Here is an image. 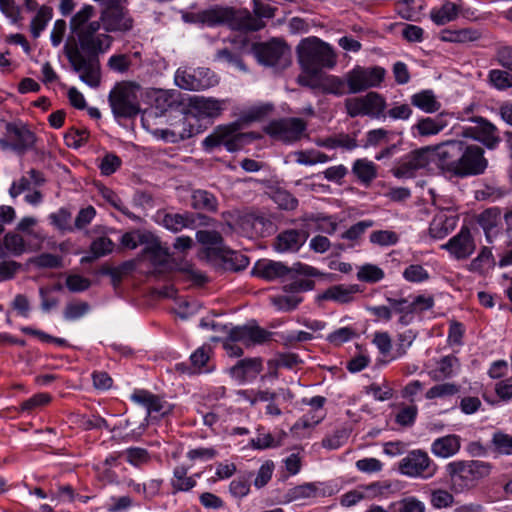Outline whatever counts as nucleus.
Listing matches in <instances>:
<instances>
[{
    "mask_svg": "<svg viewBox=\"0 0 512 512\" xmlns=\"http://www.w3.org/2000/svg\"><path fill=\"white\" fill-rule=\"evenodd\" d=\"M95 8L84 5L76 12L69 23L64 53L70 64H98L99 56L106 53L112 38L100 33L101 25L105 32L126 33L133 28L134 20L123 4L107 5L101 11L99 20H92Z\"/></svg>",
    "mask_w": 512,
    "mask_h": 512,
    "instance_id": "obj_1",
    "label": "nucleus"
},
{
    "mask_svg": "<svg viewBox=\"0 0 512 512\" xmlns=\"http://www.w3.org/2000/svg\"><path fill=\"white\" fill-rule=\"evenodd\" d=\"M384 69L381 67L354 68L346 74L345 78L327 74L319 66H303L297 77L300 85L319 90L326 94L342 96L346 93L356 94L370 87L378 86L384 78Z\"/></svg>",
    "mask_w": 512,
    "mask_h": 512,
    "instance_id": "obj_2",
    "label": "nucleus"
},
{
    "mask_svg": "<svg viewBox=\"0 0 512 512\" xmlns=\"http://www.w3.org/2000/svg\"><path fill=\"white\" fill-rule=\"evenodd\" d=\"M441 167L458 177L482 174L487 167L484 150L463 141L449 140L437 145Z\"/></svg>",
    "mask_w": 512,
    "mask_h": 512,
    "instance_id": "obj_3",
    "label": "nucleus"
},
{
    "mask_svg": "<svg viewBox=\"0 0 512 512\" xmlns=\"http://www.w3.org/2000/svg\"><path fill=\"white\" fill-rule=\"evenodd\" d=\"M198 20L209 27L226 25L233 31L256 30L262 25L250 16L247 8L215 6L197 14Z\"/></svg>",
    "mask_w": 512,
    "mask_h": 512,
    "instance_id": "obj_4",
    "label": "nucleus"
},
{
    "mask_svg": "<svg viewBox=\"0 0 512 512\" xmlns=\"http://www.w3.org/2000/svg\"><path fill=\"white\" fill-rule=\"evenodd\" d=\"M452 488L455 492L470 490L477 482L491 472L488 462L479 460L454 461L447 465Z\"/></svg>",
    "mask_w": 512,
    "mask_h": 512,
    "instance_id": "obj_5",
    "label": "nucleus"
},
{
    "mask_svg": "<svg viewBox=\"0 0 512 512\" xmlns=\"http://www.w3.org/2000/svg\"><path fill=\"white\" fill-rule=\"evenodd\" d=\"M140 85L136 82L117 83L110 91L108 101L116 118H133L140 112L138 92Z\"/></svg>",
    "mask_w": 512,
    "mask_h": 512,
    "instance_id": "obj_6",
    "label": "nucleus"
},
{
    "mask_svg": "<svg viewBox=\"0 0 512 512\" xmlns=\"http://www.w3.org/2000/svg\"><path fill=\"white\" fill-rule=\"evenodd\" d=\"M299 64H335V52L326 42L316 36L302 39L296 46Z\"/></svg>",
    "mask_w": 512,
    "mask_h": 512,
    "instance_id": "obj_7",
    "label": "nucleus"
},
{
    "mask_svg": "<svg viewBox=\"0 0 512 512\" xmlns=\"http://www.w3.org/2000/svg\"><path fill=\"white\" fill-rule=\"evenodd\" d=\"M293 273L303 274L304 276H317L319 272L308 265L295 263L292 267L284 265L282 262L272 260H261L256 263L252 274L267 281H274L280 278H293Z\"/></svg>",
    "mask_w": 512,
    "mask_h": 512,
    "instance_id": "obj_8",
    "label": "nucleus"
},
{
    "mask_svg": "<svg viewBox=\"0 0 512 512\" xmlns=\"http://www.w3.org/2000/svg\"><path fill=\"white\" fill-rule=\"evenodd\" d=\"M175 83L186 90H203L218 83V78L207 66H181L175 74Z\"/></svg>",
    "mask_w": 512,
    "mask_h": 512,
    "instance_id": "obj_9",
    "label": "nucleus"
},
{
    "mask_svg": "<svg viewBox=\"0 0 512 512\" xmlns=\"http://www.w3.org/2000/svg\"><path fill=\"white\" fill-rule=\"evenodd\" d=\"M238 129L239 124L237 123L228 126H218L212 134L205 138L203 145L207 149L224 145L230 152L237 151L253 139L252 133H238Z\"/></svg>",
    "mask_w": 512,
    "mask_h": 512,
    "instance_id": "obj_10",
    "label": "nucleus"
},
{
    "mask_svg": "<svg viewBox=\"0 0 512 512\" xmlns=\"http://www.w3.org/2000/svg\"><path fill=\"white\" fill-rule=\"evenodd\" d=\"M344 104L347 114L352 118L357 116H369L371 118L385 116L386 101L377 92H369L361 97L347 98Z\"/></svg>",
    "mask_w": 512,
    "mask_h": 512,
    "instance_id": "obj_11",
    "label": "nucleus"
},
{
    "mask_svg": "<svg viewBox=\"0 0 512 512\" xmlns=\"http://www.w3.org/2000/svg\"><path fill=\"white\" fill-rule=\"evenodd\" d=\"M227 100L215 98H206L203 96H183L181 104L185 106L188 115L198 120V118H216L225 109Z\"/></svg>",
    "mask_w": 512,
    "mask_h": 512,
    "instance_id": "obj_12",
    "label": "nucleus"
},
{
    "mask_svg": "<svg viewBox=\"0 0 512 512\" xmlns=\"http://www.w3.org/2000/svg\"><path fill=\"white\" fill-rule=\"evenodd\" d=\"M399 470L402 474L411 477L428 478L434 475L436 466L431 462L426 452L414 450L401 460Z\"/></svg>",
    "mask_w": 512,
    "mask_h": 512,
    "instance_id": "obj_13",
    "label": "nucleus"
},
{
    "mask_svg": "<svg viewBox=\"0 0 512 512\" xmlns=\"http://www.w3.org/2000/svg\"><path fill=\"white\" fill-rule=\"evenodd\" d=\"M306 127V122L300 118H286L272 122L267 133L283 142H295L302 138Z\"/></svg>",
    "mask_w": 512,
    "mask_h": 512,
    "instance_id": "obj_14",
    "label": "nucleus"
},
{
    "mask_svg": "<svg viewBox=\"0 0 512 512\" xmlns=\"http://www.w3.org/2000/svg\"><path fill=\"white\" fill-rule=\"evenodd\" d=\"M471 121L476 125L464 127L461 132L462 136L477 140L487 148L494 149L500 142L496 126L482 117L471 118Z\"/></svg>",
    "mask_w": 512,
    "mask_h": 512,
    "instance_id": "obj_15",
    "label": "nucleus"
},
{
    "mask_svg": "<svg viewBox=\"0 0 512 512\" xmlns=\"http://www.w3.org/2000/svg\"><path fill=\"white\" fill-rule=\"evenodd\" d=\"M184 116L177 122L171 124L170 128L160 130V136L167 142H178L188 139L200 132V126L197 124L198 120L188 115L183 106Z\"/></svg>",
    "mask_w": 512,
    "mask_h": 512,
    "instance_id": "obj_16",
    "label": "nucleus"
},
{
    "mask_svg": "<svg viewBox=\"0 0 512 512\" xmlns=\"http://www.w3.org/2000/svg\"><path fill=\"white\" fill-rule=\"evenodd\" d=\"M252 50L260 64H277L289 52V47L284 40L272 38L267 42L255 43Z\"/></svg>",
    "mask_w": 512,
    "mask_h": 512,
    "instance_id": "obj_17",
    "label": "nucleus"
},
{
    "mask_svg": "<svg viewBox=\"0 0 512 512\" xmlns=\"http://www.w3.org/2000/svg\"><path fill=\"white\" fill-rule=\"evenodd\" d=\"M434 156H437V146H427L413 151L406 160L399 165L395 175L397 177H412L416 170L425 168Z\"/></svg>",
    "mask_w": 512,
    "mask_h": 512,
    "instance_id": "obj_18",
    "label": "nucleus"
},
{
    "mask_svg": "<svg viewBox=\"0 0 512 512\" xmlns=\"http://www.w3.org/2000/svg\"><path fill=\"white\" fill-rule=\"evenodd\" d=\"M443 248L447 249L455 258H468L475 250L476 245L467 227H462L460 232L452 237Z\"/></svg>",
    "mask_w": 512,
    "mask_h": 512,
    "instance_id": "obj_19",
    "label": "nucleus"
},
{
    "mask_svg": "<svg viewBox=\"0 0 512 512\" xmlns=\"http://www.w3.org/2000/svg\"><path fill=\"white\" fill-rule=\"evenodd\" d=\"M239 226L250 238L263 237L271 228L272 222L261 214L249 212L240 216Z\"/></svg>",
    "mask_w": 512,
    "mask_h": 512,
    "instance_id": "obj_20",
    "label": "nucleus"
},
{
    "mask_svg": "<svg viewBox=\"0 0 512 512\" xmlns=\"http://www.w3.org/2000/svg\"><path fill=\"white\" fill-rule=\"evenodd\" d=\"M6 131L8 139L13 142V150L18 154H24L33 147L35 136L26 126L7 123Z\"/></svg>",
    "mask_w": 512,
    "mask_h": 512,
    "instance_id": "obj_21",
    "label": "nucleus"
},
{
    "mask_svg": "<svg viewBox=\"0 0 512 512\" xmlns=\"http://www.w3.org/2000/svg\"><path fill=\"white\" fill-rule=\"evenodd\" d=\"M308 234L302 230H285L277 235L273 247L278 252H296L306 242Z\"/></svg>",
    "mask_w": 512,
    "mask_h": 512,
    "instance_id": "obj_22",
    "label": "nucleus"
},
{
    "mask_svg": "<svg viewBox=\"0 0 512 512\" xmlns=\"http://www.w3.org/2000/svg\"><path fill=\"white\" fill-rule=\"evenodd\" d=\"M503 218L498 207L489 208L483 211L478 218V223L485 232L488 242L498 236L503 226Z\"/></svg>",
    "mask_w": 512,
    "mask_h": 512,
    "instance_id": "obj_23",
    "label": "nucleus"
},
{
    "mask_svg": "<svg viewBox=\"0 0 512 512\" xmlns=\"http://www.w3.org/2000/svg\"><path fill=\"white\" fill-rule=\"evenodd\" d=\"M262 370V364L258 358H246L238 361L233 367L230 368L231 376L244 382L257 377Z\"/></svg>",
    "mask_w": 512,
    "mask_h": 512,
    "instance_id": "obj_24",
    "label": "nucleus"
},
{
    "mask_svg": "<svg viewBox=\"0 0 512 512\" xmlns=\"http://www.w3.org/2000/svg\"><path fill=\"white\" fill-rule=\"evenodd\" d=\"M196 218L206 219L204 215L198 214L195 215L193 213L185 212L183 214L180 213H166L161 223L165 228L171 230L173 232H179L183 228L193 227L196 223Z\"/></svg>",
    "mask_w": 512,
    "mask_h": 512,
    "instance_id": "obj_25",
    "label": "nucleus"
},
{
    "mask_svg": "<svg viewBox=\"0 0 512 512\" xmlns=\"http://www.w3.org/2000/svg\"><path fill=\"white\" fill-rule=\"evenodd\" d=\"M461 448V438L450 434L437 438L431 445V451L435 456L449 458L454 456Z\"/></svg>",
    "mask_w": 512,
    "mask_h": 512,
    "instance_id": "obj_26",
    "label": "nucleus"
},
{
    "mask_svg": "<svg viewBox=\"0 0 512 512\" xmlns=\"http://www.w3.org/2000/svg\"><path fill=\"white\" fill-rule=\"evenodd\" d=\"M132 399L146 408L147 415H151L152 413L165 415L170 410L169 405L163 402L159 397L144 390L135 392L132 395Z\"/></svg>",
    "mask_w": 512,
    "mask_h": 512,
    "instance_id": "obj_27",
    "label": "nucleus"
},
{
    "mask_svg": "<svg viewBox=\"0 0 512 512\" xmlns=\"http://www.w3.org/2000/svg\"><path fill=\"white\" fill-rule=\"evenodd\" d=\"M360 291L358 285H334L328 288L322 299L333 300L341 304L349 303L353 300L354 295Z\"/></svg>",
    "mask_w": 512,
    "mask_h": 512,
    "instance_id": "obj_28",
    "label": "nucleus"
},
{
    "mask_svg": "<svg viewBox=\"0 0 512 512\" xmlns=\"http://www.w3.org/2000/svg\"><path fill=\"white\" fill-rule=\"evenodd\" d=\"M411 104L425 113H435L440 110L441 103L432 90H422L410 97Z\"/></svg>",
    "mask_w": 512,
    "mask_h": 512,
    "instance_id": "obj_29",
    "label": "nucleus"
},
{
    "mask_svg": "<svg viewBox=\"0 0 512 512\" xmlns=\"http://www.w3.org/2000/svg\"><path fill=\"white\" fill-rule=\"evenodd\" d=\"M460 6L456 3L445 1L440 8H434L430 12V18L436 25H445L457 19Z\"/></svg>",
    "mask_w": 512,
    "mask_h": 512,
    "instance_id": "obj_30",
    "label": "nucleus"
},
{
    "mask_svg": "<svg viewBox=\"0 0 512 512\" xmlns=\"http://www.w3.org/2000/svg\"><path fill=\"white\" fill-rule=\"evenodd\" d=\"M114 243L108 237H98L90 245V254L81 259V263H92L113 251Z\"/></svg>",
    "mask_w": 512,
    "mask_h": 512,
    "instance_id": "obj_31",
    "label": "nucleus"
},
{
    "mask_svg": "<svg viewBox=\"0 0 512 512\" xmlns=\"http://www.w3.org/2000/svg\"><path fill=\"white\" fill-rule=\"evenodd\" d=\"M446 122L444 121L442 114L436 116L435 118L426 117L420 119L413 127V130H417L418 134L421 136H431L436 135L440 131H442L446 127Z\"/></svg>",
    "mask_w": 512,
    "mask_h": 512,
    "instance_id": "obj_32",
    "label": "nucleus"
},
{
    "mask_svg": "<svg viewBox=\"0 0 512 512\" xmlns=\"http://www.w3.org/2000/svg\"><path fill=\"white\" fill-rule=\"evenodd\" d=\"M253 12H250V16L257 20L262 26L256 30H241L244 33L257 32L262 30L266 23L263 21L264 18L271 19L275 16L277 8L261 0H252Z\"/></svg>",
    "mask_w": 512,
    "mask_h": 512,
    "instance_id": "obj_33",
    "label": "nucleus"
},
{
    "mask_svg": "<svg viewBox=\"0 0 512 512\" xmlns=\"http://www.w3.org/2000/svg\"><path fill=\"white\" fill-rule=\"evenodd\" d=\"M191 206L196 210L216 212L218 207L217 198L206 190H195L191 195Z\"/></svg>",
    "mask_w": 512,
    "mask_h": 512,
    "instance_id": "obj_34",
    "label": "nucleus"
},
{
    "mask_svg": "<svg viewBox=\"0 0 512 512\" xmlns=\"http://www.w3.org/2000/svg\"><path fill=\"white\" fill-rule=\"evenodd\" d=\"M317 494L318 487L314 483H304L289 489L284 495V502H301L315 498Z\"/></svg>",
    "mask_w": 512,
    "mask_h": 512,
    "instance_id": "obj_35",
    "label": "nucleus"
},
{
    "mask_svg": "<svg viewBox=\"0 0 512 512\" xmlns=\"http://www.w3.org/2000/svg\"><path fill=\"white\" fill-rule=\"evenodd\" d=\"M352 172L364 184H370L377 176L376 166L367 159H357L352 167Z\"/></svg>",
    "mask_w": 512,
    "mask_h": 512,
    "instance_id": "obj_36",
    "label": "nucleus"
},
{
    "mask_svg": "<svg viewBox=\"0 0 512 512\" xmlns=\"http://www.w3.org/2000/svg\"><path fill=\"white\" fill-rule=\"evenodd\" d=\"M455 219L445 215L436 216L429 227V234L434 239H442L453 230Z\"/></svg>",
    "mask_w": 512,
    "mask_h": 512,
    "instance_id": "obj_37",
    "label": "nucleus"
},
{
    "mask_svg": "<svg viewBox=\"0 0 512 512\" xmlns=\"http://www.w3.org/2000/svg\"><path fill=\"white\" fill-rule=\"evenodd\" d=\"M458 365V359L455 356H444L438 361L437 368L431 371L430 375L434 381L450 378L453 375L454 368Z\"/></svg>",
    "mask_w": 512,
    "mask_h": 512,
    "instance_id": "obj_38",
    "label": "nucleus"
},
{
    "mask_svg": "<svg viewBox=\"0 0 512 512\" xmlns=\"http://www.w3.org/2000/svg\"><path fill=\"white\" fill-rule=\"evenodd\" d=\"M73 70L90 87L96 88L100 85V66H73Z\"/></svg>",
    "mask_w": 512,
    "mask_h": 512,
    "instance_id": "obj_39",
    "label": "nucleus"
},
{
    "mask_svg": "<svg viewBox=\"0 0 512 512\" xmlns=\"http://www.w3.org/2000/svg\"><path fill=\"white\" fill-rule=\"evenodd\" d=\"M271 199L284 210H294L298 205V200L288 191L282 188H272L270 191Z\"/></svg>",
    "mask_w": 512,
    "mask_h": 512,
    "instance_id": "obj_40",
    "label": "nucleus"
},
{
    "mask_svg": "<svg viewBox=\"0 0 512 512\" xmlns=\"http://www.w3.org/2000/svg\"><path fill=\"white\" fill-rule=\"evenodd\" d=\"M53 16V9L49 6L39 8L37 14L31 21V33L36 38L45 29L47 23Z\"/></svg>",
    "mask_w": 512,
    "mask_h": 512,
    "instance_id": "obj_41",
    "label": "nucleus"
},
{
    "mask_svg": "<svg viewBox=\"0 0 512 512\" xmlns=\"http://www.w3.org/2000/svg\"><path fill=\"white\" fill-rule=\"evenodd\" d=\"M272 109L273 105L269 103L256 105L243 111L239 120L244 124L259 121L266 117L272 111Z\"/></svg>",
    "mask_w": 512,
    "mask_h": 512,
    "instance_id": "obj_42",
    "label": "nucleus"
},
{
    "mask_svg": "<svg viewBox=\"0 0 512 512\" xmlns=\"http://www.w3.org/2000/svg\"><path fill=\"white\" fill-rule=\"evenodd\" d=\"M171 484L174 492L188 491L196 485V481L192 477L187 476V469L185 467L179 466L174 469V477Z\"/></svg>",
    "mask_w": 512,
    "mask_h": 512,
    "instance_id": "obj_43",
    "label": "nucleus"
},
{
    "mask_svg": "<svg viewBox=\"0 0 512 512\" xmlns=\"http://www.w3.org/2000/svg\"><path fill=\"white\" fill-rule=\"evenodd\" d=\"M384 277V272L381 268L372 264H365L359 268L357 273V278L360 281L376 283L382 280Z\"/></svg>",
    "mask_w": 512,
    "mask_h": 512,
    "instance_id": "obj_44",
    "label": "nucleus"
},
{
    "mask_svg": "<svg viewBox=\"0 0 512 512\" xmlns=\"http://www.w3.org/2000/svg\"><path fill=\"white\" fill-rule=\"evenodd\" d=\"M122 455L125 457L127 462L134 466L144 465L150 460L148 451L139 447L128 448L122 453Z\"/></svg>",
    "mask_w": 512,
    "mask_h": 512,
    "instance_id": "obj_45",
    "label": "nucleus"
},
{
    "mask_svg": "<svg viewBox=\"0 0 512 512\" xmlns=\"http://www.w3.org/2000/svg\"><path fill=\"white\" fill-rule=\"evenodd\" d=\"M493 261V255L488 247H483L479 255L469 265L470 271L482 273Z\"/></svg>",
    "mask_w": 512,
    "mask_h": 512,
    "instance_id": "obj_46",
    "label": "nucleus"
},
{
    "mask_svg": "<svg viewBox=\"0 0 512 512\" xmlns=\"http://www.w3.org/2000/svg\"><path fill=\"white\" fill-rule=\"evenodd\" d=\"M459 387L453 383H442L431 387L426 392L427 399L442 398L458 393Z\"/></svg>",
    "mask_w": 512,
    "mask_h": 512,
    "instance_id": "obj_47",
    "label": "nucleus"
},
{
    "mask_svg": "<svg viewBox=\"0 0 512 512\" xmlns=\"http://www.w3.org/2000/svg\"><path fill=\"white\" fill-rule=\"evenodd\" d=\"M491 84L497 89L512 87V74L504 70H492L489 74Z\"/></svg>",
    "mask_w": 512,
    "mask_h": 512,
    "instance_id": "obj_48",
    "label": "nucleus"
},
{
    "mask_svg": "<svg viewBox=\"0 0 512 512\" xmlns=\"http://www.w3.org/2000/svg\"><path fill=\"white\" fill-rule=\"evenodd\" d=\"M403 277L408 282H423L429 279V273L419 264H412L408 266L404 272Z\"/></svg>",
    "mask_w": 512,
    "mask_h": 512,
    "instance_id": "obj_49",
    "label": "nucleus"
},
{
    "mask_svg": "<svg viewBox=\"0 0 512 512\" xmlns=\"http://www.w3.org/2000/svg\"><path fill=\"white\" fill-rule=\"evenodd\" d=\"M349 435L348 430L346 429H339L334 432V434L326 436L322 440V446L329 450H334L339 448L344 444V442L347 440Z\"/></svg>",
    "mask_w": 512,
    "mask_h": 512,
    "instance_id": "obj_50",
    "label": "nucleus"
},
{
    "mask_svg": "<svg viewBox=\"0 0 512 512\" xmlns=\"http://www.w3.org/2000/svg\"><path fill=\"white\" fill-rule=\"evenodd\" d=\"M4 246L12 254L19 256L25 250L24 240L22 236L15 233H8L4 237Z\"/></svg>",
    "mask_w": 512,
    "mask_h": 512,
    "instance_id": "obj_51",
    "label": "nucleus"
},
{
    "mask_svg": "<svg viewBox=\"0 0 512 512\" xmlns=\"http://www.w3.org/2000/svg\"><path fill=\"white\" fill-rule=\"evenodd\" d=\"M453 501V495L446 490L436 489L431 492V504L437 509L447 508Z\"/></svg>",
    "mask_w": 512,
    "mask_h": 512,
    "instance_id": "obj_52",
    "label": "nucleus"
},
{
    "mask_svg": "<svg viewBox=\"0 0 512 512\" xmlns=\"http://www.w3.org/2000/svg\"><path fill=\"white\" fill-rule=\"evenodd\" d=\"M196 239L199 243L211 247H219L223 243V238L217 231L200 230L196 233Z\"/></svg>",
    "mask_w": 512,
    "mask_h": 512,
    "instance_id": "obj_53",
    "label": "nucleus"
},
{
    "mask_svg": "<svg viewBox=\"0 0 512 512\" xmlns=\"http://www.w3.org/2000/svg\"><path fill=\"white\" fill-rule=\"evenodd\" d=\"M474 32L469 29L462 30H445L442 32V40L448 42H467L473 40L475 37L473 36Z\"/></svg>",
    "mask_w": 512,
    "mask_h": 512,
    "instance_id": "obj_54",
    "label": "nucleus"
},
{
    "mask_svg": "<svg viewBox=\"0 0 512 512\" xmlns=\"http://www.w3.org/2000/svg\"><path fill=\"white\" fill-rule=\"evenodd\" d=\"M121 163V159L117 155L108 153L101 160L99 168L103 175L109 176L117 171Z\"/></svg>",
    "mask_w": 512,
    "mask_h": 512,
    "instance_id": "obj_55",
    "label": "nucleus"
},
{
    "mask_svg": "<svg viewBox=\"0 0 512 512\" xmlns=\"http://www.w3.org/2000/svg\"><path fill=\"white\" fill-rule=\"evenodd\" d=\"M298 273H293L292 281L286 284L283 289L285 292L295 293L300 291H309L314 288V281L308 279H297Z\"/></svg>",
    "mask_w": 512,
    "mask_h": 512,
    "instance_id": "obj_56",
    "label": "nucleus"
},
{
    "mask_svg": "<svg viewBox=\"0 0 512 512\" xmlns=\"http://www.w3.org/2000/svg\"><path fill=\"white\" fill-rule=\"evenodd\" d=\"M397 240V235L394 232L387 230L374 231L370 235V241L380 246L393 245Z\"/></svg>",
    "mask_w": 512,
    "mask_h": 512,
    "instance_id": "obj_57",
    "label": "nucleus"
},
{
    "mask_svg": "<svg viewBox=\"0 0 512 512\" xmlns=\"http://www.w3.org/2000/svg\"><path fill=\"white\" fill-rule=\"evenodd\" d=\"M373 221L371 220H364L360 221L354 225H352L347 231H345L341 238L348 239V240H357L361 237L364 232L373 226Z\"/></svg>",
    "mask_w": 512,
    "mask_h": 512,
    "instance_id": "obj_58",
    "label": "nucleus"
},
{
    "mask_svg": "<svg viewBox=\"0 0 512 512\" xmlns=\"http://www.w3.org/2000/svg\"><path fill=\"white\" fill-rule=\"evenodd\" d=\"M416 339V333L412 330H407L397 336V349L396 356L401 357L406 354L407 349L413 344Z\"/></svg>",
    "mask_w": 512,
    "mask_h": 512,
    "instance_id": "obj_59",
    "label": "nucleus"
},
{
    "mask_svg": "<svg viewBox=\"0 0 512 512\" xmlns=\"http://www.w3.org/2000/svg\"><path fill=\"white\" fill-rule=\"evenodd\" d=\"M417 416V407L414 405L404 406L396 415V422L401 426H411Z\"/></svg>",
    "mask_w": 512,
    "mask_h": 512,
    "instance_id": "obj_60",
    "label": "nucleus"
},
{
    "mask_svg": "<svg viewBox=\"0 0 512 512\" xmlns=\"http://www.w3.org/2000/svg\"><path fill=\"white\" fill-rule=\"evenodd\" d=\"M356 334L352 328L349 327H342L334 332L330 333L327 337V340L336 346H339L343 344L344 342L349 341L352 337H354Z\"/></svg>",
    "mask_w": 512,
    "mask_h": 512,
    "instance_id": "obj_61",
    "label": "nucleus"
},
{
    "mask_svg": "<svg viewBox=\"0 0 512 512\" xmlns=\"http://www.w3.org/2000/svg\"><path fill=\"white\" fill-rule=\"evenodd\" d=\"M88 139V131L72 128L66 135L65 141L69 147L78 148Z\"/></svg>",
    "mask_w": 512,
    "mask_h": 512,
    "instance_id": "obj_62",
    "label": "nucleus"
},
{
    "mask_svg": "<svg viewBox=\"0 0 512 512\" xmlns=\"http://www.w3.org/2000/svg\"><path fill=\"white\" fill-rule=\"evenodd\" d=\"M398 505L399 512H425V505L414 497H406Z\"/></svg>",
    "mask_w": 512,
    "mask_h": 512,
    "instance_id": "obj_63",
    "label": "nucleus"
},
{
    "mask_svg": "<svg viewBox=\"0 0 512 512\" xmlns=\"http://www.w3.org/2000/svg\"><path fill=\"white\" fill-rule=\"evenodd\" d=\"M493 444L498 452L512 454V436L503 433H496L493 437Z\"/></svg>",
    "mask_w": 512,
    "mask_h": 512,
    "instance_id": "obj_64",
    "label": "nucleus"
}]
</instances>
